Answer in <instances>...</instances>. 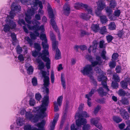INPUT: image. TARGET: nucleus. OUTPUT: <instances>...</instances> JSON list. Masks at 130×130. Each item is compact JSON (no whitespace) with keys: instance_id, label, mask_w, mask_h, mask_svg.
I'll list each match as a JSON object with an SVG mask.
<instances>
[{"instance_id":"obj_38","label":"nucleus","mask_w":130,"mask_h":130,"mask_svg":"<svg viewBox=\"0 0 130 130\" xmlns=\"http://www.w3.org/2000/svg\"><path fill=\"white\" fill-rule=\"evenodd\" d=\"M110 6L112 8H115L117 5L116 2L115 0H111L110 2Z\"/></svg>"},{"instance_id":"obj_48","label":"nucleus","mask_w":130,"mask_h":130,"mask_svg":"<svg viewBox=\"0 0 130 130\" xmlns=\"http://www.w3.org/2000/svg\"><path fill=\"white\" fill-rule=\"evenodd\" d=\"M24 130H36L35 128H32L30 125H27L24 127Z\"/></svg>"},{"instance_id":"obj_18","label":"nucleus","mask_w":130,"mask_h":130,"mask_svg":"<svg viewBox=\"0 0 130 130\" xmlns=\"http://www.w3.org/2000/svg\"><path fill=\"white\" fill-rule=\"evenodd\" d=\"M61 84L64 89H66V82L64 78V75L63 73H62L61 75Z\"/></svg>"},{"instance_id":"obj_59","label":"nucleus","mask_w":130,"mask_h":130,"mask_svg":"<svg viewBox=\"0 0 130 130\" xmlns=\"http://www.w3.org/2000/svg\"><path fill=\"white\" fill-rule=\"evenodd\" d=\"M45 62H46L45 64V66L47 69H48L50 68V59L49 60H46V61H44Z\"/></svg>"},{"instance_id":"obj_58","label":"nucleus","mask_w":130,"mask_h":130,"mask_svg":"<svg viewBox=\"0 0 130 130\" xmlns=\"http://www.w3.org/2000/svg\"><path fill=\"white\" fill-rule=\"evenodd\" d=\"M90 128V126L89 124L84 125L83 127V130H89Z\"/></svg>"},{"instance_id":"obj_12","label":"nucleus","mask_w":130,"mask_h":130,"mask_svg":"<svg viewBox=\"0 0 130 130\" xmlns=\"http://www.w3.org/2000/svg\"><path fill=\"white\" fill-rule=\"evenodd\" d=\"M119 111L120 114L123 119L127 120L129 119V114L125 109L121 108L120 110Z\"/></svg>"},{"instance_id":"obj_36","label":"nucleus","mask_w":130,"mask_h":130,"mask_svg":"<svg viewBox=\"0 0 130 130\" xmlns=\"http://www.w3.org/2000/svg\"><path fill=\"white\" fill-rule=\"evenodd\" d=\"M106 52L105 49H103L102 52L101 54V56L102 59L104 60H106L108 59V58L106 56Z\"/></svg>"},{"instance_id":"obj_33","label":"nucleus","mask_w":130,"mask_h":130,"mask_svg":"<svg viewBox=\"0 0 130 130\" xmlns=\"http://www.w3.org/2000/svg\"><path fill=\"white\" fill-rule=\"evenodd\" d=\"M100 33L102 35H103L106 33L107 29L105 26H103L100 29Z\"/></svg>"},{"instance_id":"obj_50","label":"nucleus","mask_w":130,"mask_h":130,"mask_svg":"<svg viewBox=\"0 0 130 130\" xmlns=\"http://www.w3.org/2000/svg\"><path fill=\"white\" fill-rule=\"evenodd\" d=\"M101 108V106H100L99 105H98L94 108L93 111V113L95 115L97 113Z\"/></svg>"},{"instance_id":"obj_9","label":"nucleus","mask_w":130,"mask_h":130,"mask_svg":"<svg viewBox=\"0 0 130 130\" xmlns=\"http://www.w3.org/2000/svg\"><path fill=\"white\" fill-rule=\"evenodd\" d=\"M70 6L68 3H66L63 6V13L65 15L68 16L70 12Z\"/></svg>"},{"instance_id":"obj_56","label":"nucleus","mask_w":130,"mask_h":130,"mask_svg":"<svg viewBox=\"0 0 130 130\" xmlns=\"http://www.w3.org/2000/svg\"><path fill=\"white\" fill-rule=\"evenodd\" d=\"M106 78L104 75H101L98 76V80L99 82L103 81Z\"/></svg>"},{"instance_id":"obj_40","label":"nucleus","mask_w":130,"mask_h":130,"mask_svg":"<svg viewBox=\"0 0 130 130\" xmlns=\"http://www.w3.org/2000/svg\"><path fill=\"white\" fill-rule=\"evenodd\" d=\"M35 96L36 99L38 101H39L42 98L41 95L39 92L36 93Z\"/></svg>"},{"instance_id":"obj_57","label":"nucleus","mask_w":130,"mask_h":130,"mask_svg":"<svg viewBox=\"0 0 130 130\" xmlns=\"http://www.w3.org/2000/svg\"><path fill=\"white\" fill-rule=\"evenodd\" d=\"M92 43L93 50L94 49V47H95V48L96 49L97 46V45L98 44L97 41L96 40H94L92 42Z\"/></svg>"},{"instance_id":"obj_62","label":"nucleus","mask_w":130,"mask_h":130,"mask_svg":"<svg viewBox=\"0 0 130 130\" xmlns=\"http://www.w3.org/2000/svg\"><path fill=\"white\" fill-rule=\"evenodd\" d=\"M102 10H100L97 8V9L95 10V13L97 16H100L101 13V11Z\"/></svg>"},{"instance_id":"obj_53","label":"nucleus","mask_w":130,"mask_h":130,"mask_svg":"<svg viewBox=\"0 0 130 130\" xmlns=\"http://www.w3.org/2000/svg\"><path fill=\"white\" fill-rule=\"evenodd\" d=\"M90 18V16L88 13L84 14L82 16V18L86 20L89 19Z\"/></svg>"},{"instance_id":"obj_54","label":"nucleus","mask_w":130,"mask_h":130,"mask_svg":"<svg viewBox=\"0 0 130 130\" xmlns=\"http://www.w3.org/2000/svg\"><path fill=\"white\" fill-rule=\"evenodd\" d=\"M47 43H45V42H42V45L44 50H48V48L49 46L48 44H46Z\"/></svg>"},{"instance_id":"obj_28","label":"nucleus","mask_w":130,"mask_h":130,"mask_svg":"<svg viewBox=\"0 0 130 130\" xmlns=\"http://www.w3.org/2000/svg\"><path fill=\"white\" fill-rule=\"evenodd\" d=\"M108 28L110 30H113L115 29L116 25L114 22H111L108 25Z\"/></svg>"},{"instance_id":"obj_7","label":"nucleus","mask_w":130,"mask_h":130,"mask_svg":"<svg viewBox=\"0 0 130 130\" xmlns=\"http://www.w3.org/2000/svg\"><path fill=\"white\" fill-rule=\"evenodd\" d=\"M99 118H92L90 119V122L91 124L95 125L99 129H101L102 127L101 124L99 122Z\"/></svg>"},{"instance_id":"obj_6","label":"nucleus","mask_w":130,"mask_h":130,"mask_svg":"<svg viewBox=\"0 0 130 130\" xmlns=\"http://www.w3.org/2000/svg\"><path fill=\"white\" fill-rule=\"evenodd\" d=\"M49 52L48 50H43L42 51V53H39V56H40L41 58L43 61H46L49 60Z\"/></svg>"},{"instance_id":"obj_60","label":"nucleus","mask_w":130,"mask_h":130,"mask_svg":"<svg viewBox=\"0 0 130 130\" xmlns=\"http://www.w3.org/2000/svg\"><path fill=\"white\" fill-rule=\"evenodd\" d=\"M90 79L91 80V82L94 85H97V82L96 81L95 79L94 78V77L92 75H90L89 76Z\"/></svg>"},{"instance_id":"obj_31","label":"nucleus","mask_w":130,"mask_h":130,"mask_svg":"<svg viewBox=\"0 0 130 130\" xmlns=\"http://www.w3.org/2000/svg\"><path fill=\"white\" fill-rule=\"evenodd\" d=\"M9 25L11 29H15L16 26L15 22L12 20H10L9 22Z\"/></svg>"},{"instance_id":"obj_17","label":"nucleus","mask_w":130,"mask_h":130,"mask_svg":"<svg viewBox=\"0 0 130 130\" xmlns=\"http://www.w3.org/2000/svg\"><path fill=\"white\" fill-rule=\"evenodd\" d=\"M33 7L36 8L38 9V6L39 5V7L41 8L42 7V2L39 0H35V1L33 2Z\"/></svg>"},{"instance_id":"obj_20","label":"nucleus","mask_w":130,"mask_h":130,"mask_svg":"<svg viewBox=\"0 0 130 130\" xmlns=\"http://www.w3.org/2000/svg\"><path fill=\"white\" fill-rule=\"evenodd\" d=\"M36 61L37 62L39 63V69L40 70L43 69L45 67V65L44 63L41 59H37Z\"/></svg>"},{"instance_id":"obj_63","label":"nucleus","mask_w":130,"mask_h":130,"mask_svg":"<svg viewBox=\"0 0 130 130\" xmlns=\"http://www.w3.org/2000/svg\"><path fill=\"white\" fill-rule=\"evenodd\" d=\"M121 11L120 10H116L114 12V14L115 16L119 17Z\"/></svg>"},{"instance_id":"obj_32","label":"nucleus","mask_w":130,"mask_h":130,"mask_svg":"<svg viewBox=\"0 0 130 130\" xmlns=\"http://www.w3.org/2000/svg\"><path fill=\"white\" fill-rule=\"evenodd\" d=\"M43 82V85L44 87H48L50 84L49 78L44 79Z\"/></svg>"},{"instance_id":"obj_34","label":"nucleus","mask_w":130,"mask_h":130,"mask_svg":"<svg viewBox=\"0 0 130 130\" xmlns=\"http://www.w3.org/2000/svg\"><path fill=\"white\" fill-rule=\"evenodd\" d=\"M121 86L124 89H127V83L126 82L122 81L120 82Z\"/></svg>"},{"instance_id":"obj_3","label":"nucleus","mask_w":130,"mask_h":130,"mask_svg":"<svg viewBox=\"0 0 130 130\" xmlns=\"http://www.w3.org/2000/svg\"><path fill=\"white\" fill-rule=\"evenodd\" d=\"M45 91L46 93L45 95L44 96L43 98V99L42 101V104L41 106L42 107H46L48 106L49 102V97L48 95L49 92V89L47 87H45Z\"/></svg>"},{"instance_id":"obj_64","label":"nucleus","mask_w":130,"mask_h":130,"mask_svg":"<svg viewBox=\"0 0 130 130\" xmlns=\"http://www.w3.org/2000/svg\"><path fill=\"white\" fill-rule=\"evenodd\" d=\"M30 36L31 39H32L35 40L36 39V37L37 36V35H36L33 33L31 32L30 34Z\"/></svg>"},{"instance_id":"obj_14","label":"nucleus","mask_w":130,"mask_h":130,"mask_svg":"<svg viewBox=\"0 0 130 130\" xmlns=\"http://www.w3.org/2000/svg\"><path fill=\"white\" fill-rule=\"evenodd\" d=\"M74 7L75 9L77 10L80 9L81 8H86L87 5L82 3L76 2L75 4Z\"/></svg>"},{"instance_id":"obj_41","label":"nucleus","mask_w":130,"mask_h":130,"mask_svg":"<svg viewBox=\"0 0 130 130\" xmlns=\"http://www.w3.org/2000/svg\"><path fill=\"white\" fill-rule=\"evenodd\" d=\"M102 84L103 86V87L106 89L107 92L109 91V90L107 85V83L106 81L104 80L102 81Z\"/></svg>"},{"instance_id":"obj_46","label":"nucleus","mask_w":130,"mask_h":130,"mask_svg":"<svg viewBox=\"0 0 130 130\" xmlns=\"http://www.w3.org/2000/svg\"><path fill=\"white\" fill-rule=\"evenodd\" d=\"M113 81L116 82H119L120 81V79L119 77L117 75H114L113 76Z\"/></svg>"},{"instance_id":"obj_1","label":"nucleus","mask_w":130,"mask_h":130,"mask_svg":"<svg viewBox=\"0 0 130 130\" xmlns=\"http://www.w3.org/2000/svg\"><path fill=\"white\" fill-rule=\"evenodd\" d=\"M37 113H38L39 115H34L32 112L30 111H26L25 114V117L27 120L30 121L31 122L36 123L39 121L40 118H43L46 116V114L45 112L47 108L45 107H37L35 108Z\"/></svg>"},{"instance_id":"obj_51","label":"nucleus","mask_w":130,"mask_h":130,"mask_svg":"<svg viewBox=\"0 0 130 130\" xmlns=\"http://www.w3.org/2000/svg\"><path fill=\"white\" fill-rule=\"evenodd\" d=\"M106 37L108 43L111 42L114 38L111 35H108L106 36Z\"/></svg>"},{"instance_id":"obj_2","label":"nucleus","mask_w":130,"mask_h":130,"mask_svg":"<svg viewBox=\"0 0 130 130\" xmlns=\"http://www.w3.org/2000/svg\"><path fill=\"white\" fill-rule=\"evenodd\" d=\"M82 105H80L78 109V112L75 116V118L76 119V125L78 127L80 126L81 125H84L87 123L86 119L82 118V115L81 113L82 110Z\"/></svg>"},{"instance_id":"obj_47","label":"nucleus","mask_w":130,"mask_h":130,"mask_svg":"<svg viewBox=\"0 0 130 130\" xmlns=\"http://www.w3.org/2000/svg\"><path fill=\"white\" fill-rule=\"evenodd\" d=\"M10 29H11V28L9 25L5 24V25H4L3 30L4 32H7L8 31H9Z\"/></svg>"},{"instance_id":"obj_25","label":"nucleus","mask_w":130,"mask_h":130,"mask_svg":"<svg viewBox=\"0 0 130 130\" xmlns=\"http://www.w3.org/2000/svg\"><path fill=\"white\" fill-rule=\"evenodd\" d=\"M63 96L62 95L59 96L57 98V111L59 110L58 106L60 107L62 105Z\"/></svg>"},{"instance_id":"obj_49","label":"nucleus","mask_w":130,"mask_h":130,"mask_svg":"<svg viewBox=\"0 0 130 130\" xmlns=\"http://www.w3.org/2000/svg\"><path fill=\"white\" fill-rule=\"evenodd\" d=\"M116 64V63L115 61H110L109 63V65L110 68H113L115 67Z\"/></svg>"},{"instance_id":"obj_61","label":"nucleus","mask_w":130,"mask_h":130,"mask_svg":"<svg viewBox=\"0 0 130 130\" xmlns=\"http://www.w3.org/2000/svg\"><path fill=\"white\" fill-rule=\"evenodd\" d=\"M83 108H82V109ZM81 114L82 115V117H85V118L88 117H89V115L85 111H82L81 113Z\"/></svg>"},{"instance_id":"obj_4","label":"nucleus","mask_w":130,"mask_h":130,"mask_svg":"<svg viewBox=\"0 0 130 130\" xmlns=\"http://www.w3.org/2000/svg\"><path fill=\"white\" fill-rule=\"evenodd\" d=\"M47 11L49 17L50 18H51L50 20L51 24L53 27H54L55 26L56 23L54 20L53 19L54 17V15L53 10L50 6H48L47 7Z\"/></svg>"},{"instance_id":"obj_29","label":"nucleus","mask_w":130,"mask_h":130,"mask_svg":"<svg viewBox=\"0 0 130 130\" xmlns=\"http://www.w3.org/2000/svg\"><path fill=\"white\" fill-rule=\"evenodd\" d=\"M113 119L114 121L116 123H118L121 122L122 119L119 117L114 116L113 117Z\"/></svg>"},{"instance_id":"obj_19","label":"nucleus","mask_w":130,"mask_h":130,"mask_svg":"<svg viewBox=\"0 0 130 130\" xmlns=\"http://www.w3.org/2000/svg\"><path fill=\"white\" fill-rule=\"evenodd\" d=\"M55 118L53 120V122L51 124L50 126V130H53L55 128V123L57 120V113H56L55 114Z\"/></svg>"},{"instance_id":"obj_27","label":"nucleus","mask_w":130,"mask_h":130,"mask_svg":"<svg viewBox=\"0 0 130 130\" xmlns=\"http://www.w3.org/2000/svg\"><path fill=\"white\" fill-rule=\"evenodd\" d=\"M100 19L101 23L103 24H105L108 21L105 15L100 16Z\"/></svg>"},{"instance_id":"obj_22","label":"nucleus","mask_w":130,"mask_h":130,"mask_svg":"<svg viewBox=\"0 0 130 130\" xmlns=\"http://www.w3.org/2000/svg\"><path fill=\"white\" fill-rule=\"evenodd\" d=\"M120 101L122 104L124 105H128L129 104V101L128 99L125 97L122 98L120 100Z\"/></svg>"},{"instance_id":"obj_45","label":"nucleus","mask_w":130,"mask_h":130,"mask_svg":"<svg viewBox=\"0 0 130 130\" xmlns=\"http://www.w3.org/2000/svg\"><path fill=\"white\" fill-rule=\"evenodd\" d=\"M23 119L20 117L18 118L17 120V125L20 126H22L23 124Z\"/></svg>"},{"instance_id":"obj_23","label":"nucleus","mask_w":130,"mask_h":130,"mask_svg":"<svg viewBox=\"0 0 130 130\" xmlns=\"http://www.w3.org/2000/svg\"><path fill=\"white\" fill-rule=\"evenodd\" d=\"M21 7L20 6L14 5L13 3L11 6V10L14 11H19L21 10Z\"/></svg>"},{"instance_id":"obj_8","label":"nucleus","mask_w":130,"mask_h":130,"mask_svg":"<svg viewBox=\"0 0 130 130\" xmlns=\"http://www.w3.org/2000/svg\"><path fill=\"white\" fill-rule=\"evenodd\" d=\"M95 59L96 61H92L91 62V64L90 65L92 66V68L98 65H101L103 62V60L100 56L98 55L96 56L95 57Z\"/></svg>"},{"instance_id":"obj_11","label":"nucleus","mask_w":130,"mask_h":130,"mask_svg":"<svg viewBox=\"0 0 130 130\" xmlns=\"http://www.w3.org/2000/svg\"><path fill=\"white\" fill-rule=\"evenodd\" d=\"M111 8L110 7H107L106 9V12L109 19L111 20H114L115 19L114 16L111 15L113 12Z\"/></svg>"},{"instance_id":"obj_30","label":"nucleus","mask_w":130,"mask_h":130,"mask_svg":"<svg viewBox=\"0 0 130 130\" xmlns=\"http://www.w3.org/2000/svg\"><path fill=\"white\" fill-rule=\"evenodd\" d=\"M90 33L82 29L80 30V36L81 37H83L85 35L88 36Z\"/></svg>"},{"instance_id":"obj_37","label":"nucleus","mask_w":130,"mask_h":130,"mask_svg":"<svg viewBox=\"0 0 130 130\" xmlns=\"http://www.w3.org/2000/svg\"><path fill=\"white\" fill-rule=\"evenodd\" d=\"M118 94L120 96H124L126 95V93L122 89H120L118 91Z\"/></svg>"},{"instance_id":"obj_55","label":"nucleus","mask_w":130,"mask_h":130,"mask_svg":"<svg viewBox=\"0 0 130 130\" xmlns=\"http://www.w3.org/2000/svg\"><path fill=\"white\" fill-rule=\"evenodd\" d=\"M32 83L34 86H36L37 85V81L36 77H34L32 79Z\"/></svg>"},{"instance_id":"obj_15","label":"nucleus","mask_w":130,"mask_h":130,"mask_svg":"<svg viewBox=\"0 0 130 130\" xmlns=\"http://www.w3.org/2000/svg\"><path fill=\"white\" fill-rule=\"evenodd\" d=\"M97 8L100 10H103L106 6L105 3L104 1L99 0L97 2Z\"/></svg>"},{"instance_id":"obj_39","label":"nucleus","mask_w":130,"mask_h":130,"mask_svg":"<svg viewBox=\"0 0 130 130\" xmlns=\"http://www.w3.org/2000/svg\"><path fill=\"white\" fill-rule=\"evenodd\" d=\"M119 84L117 82L112 81L111 84V86L113 89H117L118 88Z\"/></svg>"},{"instance_id":"obj_42","label":"nucleus","mask_w":130,"mask_h":130,"mask_svg":"<svg viewBox=\"0 0 130 130\" xmlns=\"http://www.w3.org/2000/svg\"><path fill=\"white\" fill-rule=\"evenodd\" d=\"M40 39L42 40H44L45 43H47V40L45 34H42L40 36Z\"/></svg>"},{"instance_id":"obj_26","label":"nucleus","mask_w":130,"mask_h":130,"mask_svg":"<svg viewBox=\"0 0 130 130\" xmlns=\"http://www.w3.org/2000/svg\"><path fill=\"white\" fill-rule=\"evenodd\" d=\"M32 9H28L27 11V13L32 16L35 13V11L37 9L32 6H31Z\"/></svg>"},{"instance_id":"obj_10","label":"nucleus","mask_w":130,"mask_h":130,"mask_svg":"<svg viewBox=\"0 0 130 130\" xmlns=\"http://www.w3.org/2000/svg\"><path fill=\"white\" fill-rule=\"evenodd\" d=\"M42 27L41 25L40 27L38 25H34V26H31L29 25L28 26V27L31 30H35L34 31L35 34L37 35L38 37H39V34L38 31L40 30V28Z\"/></svg>"},{"instance_id":"obj_21","label":"nucleus","mask_w":130,"mask_h":130,"mask_svg":"<svg viewBox=\"0 0 130 130\" xmlns=\"http://www.w3.org/2000/svg\"><path fill=\"white\" fill-rule=\"evenodd\" d=\"M91 28L92 30L95 33L98 32L100 29L99 25L97 24H93L91 26Z\"/></svg>"},{"instance_id":"obj_5","label":"nucleus","mask_w":130,"mask_h":130,"mask_svg":"<svg viewBox=\"0 0 130 130\" xmlns=\"http://www.w3.org/2000/svg\"><path fill=\"white\" fill-rule=\"evenodd\" d=\"M93 68L91 65L88 64L84 67L83 69L81 70V72L84 75H88L91 74Z\"/></svg>"},{"instance_id":"obj_16","label":"nucleus","mask_w":130,"mask_h":130,"mask_svg":"<svg viewBox=\"0 0 130 130\" xmlns=\"http://www.w3.org/2000/svg\"><path fill=\"white\" fill-rule=\"evenodd\" d=\"M96 91L98 92L99 95L101 97L106 96L107 93V92L104 91L103 88L102 87H99Z\"/></svg>"},{"instance_id":"obj_35","label":"nucleus","mask_w":130,"mask_h":130,"mask_svg":"<svg viewBox=\"0 0 130 130\" xmlns=\"http://www.w3.org/2000/svg\"><path fill=\"white\" fill-rule=\"evenodd\" d=\"M95 91V89H92L91 91L89 92L88 94L86 95L85 98H90V97H91L92 95L94 94Z\"/></svg>"},{"instance_id":"obj_24","label":"nucleus","mask_w":130,"mask_h":130,"mask_svg":"<svg viewBox=\"0 0 130 130\" xmlns=\"http://www.w3.org/2000/svg\"><path fill=\"white\" fill-rule=\"evenodd\" d=\"M26 17L25 18V19L26 22L29 24H30L31 23V22L30 20L31 19V15L28 14V13H26Z\"/></svg>"},{"instance_id":"obj_44","label":"nucleus","mask_w":130,"mask_h":130,"mask_svg":"<svg viewBox=\"0 0 130 130\" xmlns=\"http://www.w3.org/2000/svg\"><path fill=\"white\" fill-rule=\"evenodd\" d=\"M34 71V69L31 66H30L27 69V73L29 75L32 74Z\"/></svg>"},{"instance_id":"obj_52","label":"nucleus","mask_w":130,"mask_h":130,"mask_svg":"<svg viewBox=\"0 0 130 130\" xmlns=\"http://www.w3.org/2000/svg\"><path fill=\"white\" fill-rule=\"evenodd\" d=\"M34 46L35 48L38 51L40 52V51L41 48L39 44L37 43H35Z\"/></svg>"},{"instance_id":"obj_13","label":"nucleus","mask_w":130,"mask_h":130,"mask_svg":"<svg viewBox=\"0 0 130 130\" xmlns=\"http://www.w3.org/2000/svg\"><path fill=\"white\" fill-rule=\"evenodd\" d=\"M45 124V121L44 120H42L40 122L38 123L37 126L38 128H35L36 130H45L44 126Z\"/></svg>"},{"instance_id":"obj_43","label":"nucleus","mask_w":130,"mask_h":130,"mask_svg":"<svg viewBox=\"0 0 130 130\" xmlns=\"http://www.w3.org/2000/svg\"><path fill=\"white\" fill-rule=\"evenodd\" d=\"M17 53L18 54H20L22 52V47L19 45H18L16 48Z\"/></svg>"}]
</instances>
